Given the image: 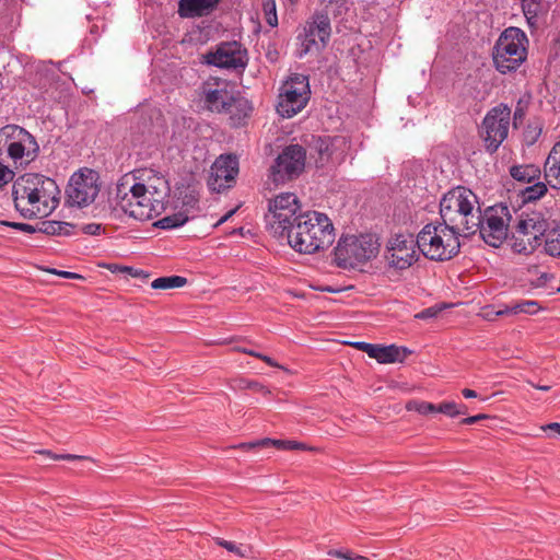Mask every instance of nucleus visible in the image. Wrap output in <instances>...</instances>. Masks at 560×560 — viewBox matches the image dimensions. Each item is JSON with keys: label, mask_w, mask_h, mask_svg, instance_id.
<instances>
[{"label": "nucleus", "mask_w": 560, "mask_h": 560, "mask_svg": "<svg viewBox=\"0 0 560 560\" xmlns=\"http://www.w3.org/2000/svg\"><path fill=\"white\" fill-rule=\"evenodd\" d=\"M526 34L518 27L505 28L492 47V61L501 74L515 72L527 58Z\"/></svg>", "instance_id": "39448f33"}, {"label": "nucleus", "mask_w": 560, "mask_h": 560, "mask_svg": "<svg viewBox=\"0 0 560 560\" xmlns=\"http://www.w3.org/2000/svg\"><path fill=\"white\" fill-rule=\"evenodd\" d=\"M75 225L63 221H45L42 226L38 228L39 232L47 235H62L71 236L74 234Z\"/></svg>", "instance_id": "a878e982"}, {"label": "nucleus", "mask_w": 560, "mask_h": 560, "mask_svg": "<svg viewBox=\"0 0 560 560\" xmlns=\"http://www.w3.org/2000/svg\"><path fill=\"white\" fill-rule=\"evenodd\" d=\"M237 351L243 352L248 355H252V357H255V358H258V359H259V355H262V353L256 352V351H254L252 349H247V348H237Z\"/></svg>", "instance_id": "052dcab7"}, {"label": "nucleus", "mask_w": 560, "mask_h": 560, "mask_svg": "<svg viewBox=\"0 0 560 560\" xmlns=\"http://www.w3.org/2000/svg\"><path fill=\"white\" fill-rule=\"evenodd\" d=\"M352 346L354 348H357L358 350H361V351L368 353V355L370 358L375 359L378 345H373V343H369V342H364V341H357V342H353Z\"/></svg>", "instance_id": "37998d69"}, {"label": "nucleus", "mask_w": 560, "mask_h": 560, "mask_svg": "<svg viewBox=\"0 0 560 560\" xmlns=\"http://www.w3.org/2000/svg\"><path fill=\"white\" fill-rule=\"evenodd\" d=\"M457 404L454 401H443L436 406V412L454 418L458 416Z\"/></svg>", "instance_id": "a19ab883"}, {"label": "nucleus", "mask_w": 560, "mask_h": 560, "mask_svg": "<svg viewBox=\"0 0 560 560\" xmlns=\"http://www.w3.org/2000/svg\"><path fill=\"white\" fill-rule=\"evenodd\" d=\"M276 446L280 450H305V445L295 441H285V440H272L270 442V446Z\"/></svg>", "instance_id": "ea45409f"}, {"label": "nucleus", "mask_w": 560, "mask_h": 560, "mask_svg": "<svg viewBox=\"0 0 560 560\" xmlns=\"http://www.w3.org/2000/svg\"><path fill=\"white\" fill-rule=\"evenodd\" d=\"M545 430H552L560 434V423L558 422H551L546 425Z\"/></svg>", "instance_id": "338daca9"}, {"label": "nucleus", "mask_w": 560, "mask_h": 560, "mask_svg": "<svg viewBox=\"0 0 560 560\" xmlns=\"http://www.w3.org/2000/svg\"><path fill=\"white\" fill-rule=\"evenodd\" d=\"M0 224L19 230L21 232H25L28 234H33L38 231L37 228L27 224V223H20V222H11V221H0Z\"/></svg>", "instance_id": "79ce46f5"}, {"label": "nucleus", "mask_w": 560, "mask_h": 560, "mask_svg": "<svg viewBox=\"0 0 560 560\" xmlns=\"http://www.w3.org/2000/svg\"><path fill=\"white\" fill-rule=\"evenodd\" d=\"M300 254H314L328 248L335 241V228L327 214L318 211L300 213L284 237Z\"/></svg>", "instance_id": "f03ea898"}, {"label": "nucleus", "mask_w": 560, "mask_h": 560, "mask_svg": "<svg viewBox=\"0 0 560 560\" xmlns=\"http://www.w3.org/2000/svg\"><path fill=\"white\" fill-rule=\"evenodd\" d=\"M129 192H131V198H135L136 200L133 206L126 201L122 202V211L129 217L144 221L159 214V211L162 208V200L153 196L144 183H135L130 186Z\"/></svg>", "instance_id": "f3484780"}, {"label": "nucleus", "mask_w": 560, "mask_h": 560, "mask_svg": "<svg viewBox=\"0 0 560 560\" xmlns=\"http://www.w3.org/2000/svg\"><path fill=\"white\" fill-rule=\"evenodd\" d=\"M187 283V279L182 276L160 277L152 281L151 288L156 290H166L182 288Z\"/></svg>", "instance_id": "7c9ffc66"}, {"label": "nucleus", "mask_w": 560, "mask_h": 560, "mask_svg": "<svg viewBox=\"0 0 560 560\" xmlns=\"http://www.w3.org/2000/svg\"><path fill=\"white\" fill-rule=\"evenodd\" d=\"M235 92L230 89L226 81L206 82L202 86V97L206 107L218 114H223L228 105L233 101Z\"/></svg>", "instance_id": "6ab92c4d"}, {"label": "nucleus", "mask_w": 560, "mask_h": 560, "mask_svg": "<svg viewBox=\"0 0 560 560\" xmlns=\"http://www.w3.org/2000/svg\"><path fill=\"white\" fill-rule=\"evenodd\" d=\"M406 407L408 410H415L420 415L436 412V405L427 401H409Z\"/></svg>", "instance_id": "c9c22d12"}, {"label": "nucleus", "mask_w": 560, "mask_h": 560, "mask_svg": "<svg viewBox=\"0 0 560 560\" xmlns=\"http://www.w3.org/2000/svg\"><path fill=\"white\" fill-rule=\"evenodd\" d=\"M459 235L463 233L443 221L430 222L417 235L418 250L430 260H450L459 253Z\"/></svg>", "instance_id": "20e7f679"}, {"label": "nucleus", "mask_w": 560, "mask_h": 560, "mask_svg": "<svg viewBox=\"0 0 560 560\" xmlns=\"http://www.w3.org/2000/svg\"><path fill=\"white\" fill-rule=\"evenodd\" d=\"M511 209L504 203L488 207L480 211L478 231L480 237L492 247H499L511 234Z\"/></svg>", "instance_id": "9d476101"}, {"label": "nucleus", "mask_w": 560, "mask_h": 560, "mask_svg": "<svg viewBox=\"0 0 560 560\" xmlns=\"http://www.w3.org/2000/svg\"><path fill=\"white\" fill-rule=\"evenodd\" d=\"M439 313V310L435 308V307H428V308H424L423 311H421L420 313H418L416 315V318H419V319H428V318H432V317H435Z\"/></svg>", "instance_id": "864d4df0"}, {"label": "nucleus", "mask_w": 560, "mask_h": 560, "mask_svg": "<svg viewBox=\"0 0 560 560\" xmlns=\"http://www.w3.org/2000/svg\"><path fill=\"white\" fill-rule=\"evenodd\" d=\"M103 228L98 223H88L82 225L81 231L88 235H100Z\"/></svg>", "instance_id": "3c124183"}, {"label": "nucleus", "mask_w": 560, "mask_h": 560, "mask_svg": "<svg viewBox=\"0 0 560 560\" xmlns=\"http://www.w3.org/2000/svg\"><path fill=\"white\" fill-rule=\"evenodd\" d=\"M488 418V416L483 415V413H480V415H476V416H470V417H467V418H464L460 423L462 424H466V425H470V424H475L477 423L478 421L482 420V419H486Z\"/></svg>", "instance_id": "13d9d810"}, {"label": "nucleus", "mask_w": 560, "mask_h": 560, "mask_svg": "<svg viewBox=\"0 0 560 560\" xmlns=\"http://www.w3.org/2000/svg\"><path fill=\"white\" fill-rule=\"evenodd\" d=\"M306 150L300 144H289L270 167V178L276 184H285L298 178L304 171Z\"/></svg>", "instance_id": "ddd939ff"}, {"label": "nucleus", "mask_w": 560, "mask_h": 560, "mask_svg": "<svg viewBox=\"0 0 560 560\" xmlns=\"http://www.w3.org/2000/svg\"><path fill=\"white\" fill-rule=\"evenodd\" d=\"M265 217L267 230L276 237L284 238L295 224L301 211L299 198L292 192H282L269 200Z\"/></svg>", "instance_id": "1a4fd4ad"}, {"label": "nucleus", "mask_w": 560, "mask_h": 560, "mask_svg": "<svg viewBox=\"0 0 560 560\" xmlns=\"http://www.w3.org/2000/svg\"><path fill=\"white\" fill-rule=\"evenodd\" d=\"M266 21H267V23H268L270 26H272V27L277 26V25H278V18H277V13H275V14H270V15H266Z\"/></svg>", "instance_id": "e2e57ef3"}, {"label": "nucleus", "mask_w": 560, "mask_h": 560, "mask_svg": "<svg viewBox=\"0 0 560 560\" xmlns=\"http://www.w3.org/2000/svg\"><path fill=\"white\" fill-rule=\"evenodd\" d=\"M189 220V215L185 212H176L171 215H166L154 223V225L162 230H172L183 226Z\"/></svg>", "instance_id": "bb28decb"}, {"label": "nucleus", "mask_w": 560, "mask_h": 560, "mask_svg": "<svg viewBox=\"0 0 560 560\" xmlns=\"http://www.w3.org/2000/svg\"><path fill=\"white\" fill-rule=\"evenodd\" d=\"M544 176L552 188L560 189V141L552 147L546 159Z\"/></svg>", "instance_id": "4be33fe9"}, {"label": "nucleus", "mask_w": 560, "mask_h": 560, "mask_svg": "<svg viewBox=\"0 0 560 560\" xmlns=\"http://www.w3.org/2000/svg\"><path fill=\"white\" fill-rule=\"evenodd\" d=\"M534 122H529L524 130V141L527 145H533L541 135L542 127L538 122L540 119H534Z\"/></svg>", "instance_id": "f704fd0d"}, {"label": "nucleus", "mask_w": 560, "mask_h": 560, "mask_svg": "<svg viewBox=\"0 0 560 560\" xmlns=\"http://www.w3.org/2000/svg\"><path fill=\"white\" fill-rule=\"evenodd\" d=\"M328 555L332 556V557L346 559V560H366V558L363 556L353 557L351 552L342 551V550H329Z\"/></svg>", "instance_id": "8fccbe9b"}, {"label": "nucleus", "mask_w": 560, "mask_h": 560, "mask_svg": "<svg viewBox=\"0 0 560 560\" xmlns=\"http://www.w3.org/2000/svg\"><path fill=\"white\" fill-rule=\"evenodd\" d=\"M540 310V306L538 305V302L532 301V300H525L518 303H515L511 306H508L506 310L503 313H511V314H536Z\"/></svg>", "instance_id": "72a5a7b5"}, {"label": "nucleus", "mask_w": 560, "mask_h": 560, "mask_svg": "<svg viewBox=\"0 0 560 560\" xmlns=\"http://www.w3.org/2000/svg\"><path fill=\"white\" fill-rule=\"evenodd\" d=\"M527 105H528V102L524 101L523 98H520L517 101L516 106L514 108V113H513V126L515 128H517L518 125H521L522 121L524 120V118L526 116Z\"/></svg>", "instance_id": "4c0bfd02"}, {"label": "nucleus", "mask_w": 560, "mask_h": 560, "mask_svg": "<svg viewBox=\"0 0 560 560\" xmlns=\"http://www.w3.org/2000/svg\"><path fill=\"white\" fill-rule=\"evenodd\" d=\"M107 269L112 272H131L132 271V267H128V266H120V265H116V264H109L107 265Z\"/></svg>", "instance_id": "bf43d9fd"}, {"label": "nucleus", "mask_w": 560, "mask_h": 560, "mask_svg": "<svg viewBox=\"0 0 560 560\" xmlns=\"http://www.w3.org/2000/svg\"><path fill=\"white\" fill-rule=\"evenodd\" d=\"M457 411H458V416L459 415H466L467 413V406L464 405V404H457Z\"/></svg>", "instance_id": "774afa93"}, {"label": "nucleus", "mask_w": 560, "mask_h": 560, "mask_svg": "<svg viewBox=\"0 0 560 560\" xmlns=\"http://www.w3.org/2000/svg\"><path fill=\"white\" fill-rule=\"evenodd\" d=\"M215 544L230 552L235 553L236 556L244 558L247 556V551L243 550L242 547L233 541L225 540L223 538L217 537L214 539Z\"/></svg>", "instance_id": "e433bc0d"}, {"label": "nucleus", "mask_w": 560, "mask_h": 560, "mask_svg": "<svg viewBox=\"0 0 560 560\" xmlns=\"http://www.w3.org/2000/svg\"><path fill=\"white\" fill-rule=\"evenodd\" d=\"M241 387L249 388V389H253V390H256V392L268 393V390L265 388V386L261 385L258 382L242 380L241 381Z\"/></svg>", "instance_id": "603ef678"}, {"label": "nucleus", "mask_w": 560, "mask_h": 560, "mask_svg": "<svg viewBox=\"0 0 560 560\" xmlns=\"http://www.w3.org/2000/svg\"><path fill=\"white\" fill-rule=\"evenodd\" d=\"M252 110V103L237 92L234 94L233 101L229 103L228 109L224 110L223 114L229 115L232 127H240L249 117Z\"/></svg>", "instance_id": "412c9836"}, {"label": "nucleus", "mask_w": 560, "mask_h": 560, "mask_svg": "<svg viewBox=\"0 0 560 560\" xmlns=\"http://www.w3.org/2000/svg\"><path fill=\"white\" fill-rule=\"evenodd\" d=\"M5 151L13 164L26 167L39 154L36 138L18 125H7L0 128V152Z\"/></svg>", "instance_id": "0eeeda50"}, {"label": "nucleus", "mask_w": 560, "mask_h": 560, "mask_svg": "<svg viewBox=\"0 0 560 560\" xmlns=\"http://www.w3.org/2000/svg\"><path fill=\"white\" fill-rule=\"evenodd\" d=\"M98 175L90 168L75 172L67 187V201L79 208L89 206L96 198L100 188L97 185Z\"/></svg>", "instance_id": "4468645a"}, {"label": "nucleus", "mask_w": 560, "mask_h": 560, "mask_svg": "<svg viewBox=\"0 0 560 560\" xmlns=\"http://www.w3.org/2000/svg\"><path fill=\"white\" fill-rule=\"evenodd\" d=\"M238 174V161L235 155H220L211 166L208 186L211 190L221 192L232 186Z\"/></svg>", "instance_id": "a211bd4d"}, {"label": "nucleus", "mask_w": 560, "mask_h": 560, "mask_svg": "<svg viewBox=\"0 0 560 560\" xmlns=\"http://www.w3.org/2000/svg\"><path fill=\"white\" fill-rule=\"evenodd\" d=\"M236 212V209H232L229 212H226L217 223V225H220L224 222H226L234 213Z\"/></svg>", "instance_id": "0e129e2a"}, {"label": "nucleus", "mask_w": 560, "mask_h": 560, "mask_svg": "<svg viewBox=\"0 0 560 560\" xmlns=\"http://www.w3.org/2000/svg\"><path fill=\"white\" fill-rule=\"evenodd\" d=\"M56 182L37 173L18 177L12 185L15 209L25 219L48 215L59 202Z\"/></svg>", "instance_id": "f257e3e1"}, {"label": "nucleus", "mask_w": 560, "mask_h": 560, "mask_svg": "<svg viewBox=\"0 0 560 560\" xmlns=\"http://www.w3.org/2000/svg\"><path fill=\"white\" fill-rule=\"evenodd\" d=\"M411 351L405 347H398L396 345L380 346L375 360L380 363H395L402 362Z\"/></svg>", "instance_id": "b1692460"}, {"label": "nucleus", "mask_w": 560, "mask_h": 560, "mask_svg": "<svg viewBox=\"0 0 560 560\" xmlns=\"http://www.w3.org/2000/svg\"><path fill=\"white\" fill-rule=\"evenodd\" d=\"M555 276L548 272H544L534 282L536 287H546L550 280H553Z\"/></svg>", "instance_id": "6e6d98bb"}, {"label": "nucleus", "mask_w": 560, "mask_h": 560, "mask_svg": "<svg viewBox=\"0 0 560 560\" xmlns=\"http://www.w3.org/2000/svg\"><path fill=\"white\" fill-rule=\"evenodd\" d=\"M315 149L318 153L317 167L324 166L331 156V140L329 137H318L315 140Z\"/></svg>", "instance_id": "c756f323"}, {"label": "nucleus", "mask_w": 560, "mask_h": 560, "mask_svg": "<svg viewBox=\"0 0 560 560\" xmlns=\"http://www.w3.org/2000/svg\"><path fill=\"white\" fill-rule=\"evenodd\" d=\"M330 35L331 24L328 12L326 10L315 11L296 37L300 42L298 57L303 58L313 51L319 52L327 46Z\"/></svg>", "instance_id": "9b49d317"}, {"label": "nucleus", "mask_w": 560, "mask_h": 560, "mask_svg": "<svg viewBox=\"0 0 560 560\" xmlns=\"http://www.w3.org/2000/svg\"><path fill=\"white\" fill-rule=\"evenodd\" d=\"M39 454H44L52 458L54 460H78L84 458L80 455H72V454H54L48 450H42L38 452Z\"/></svg>", "instance_id": "c03bdc74"}, {"label": "nucleus", "mask_w": 560, "mask_h": 560, "mask_svg": "<svg viewBox=\"0 0 560 560\" xmlns=\"http://www.w3.org/2000/svg\"><path fill=\"white\" fill-rule=\"evenodd\" d=\"M378 249L380 244L372 234L341 236L334 249L335 260L338 267L355 268L376 257Z\"/></svg>", "instance_id": "6e6552de"}, {"label": "nucleus", "mask_w": 560, "mask_h": 560, "mask_svg": "<svg viewBox=\"0 0 560 560\" xmlns=\"http://www.w3.org/2000/svg\"><path fill=\"white\" fill-rule=\"evenodd\" d=\"M50 272L54 275H57L61 278H65V279H82L83 278L81 275L71 272V271L51 269Z\"/></svg>", "instance_id": "5fc2aeb1"}, {"label": "nucleus", "mask_w": 560, "mask_h": 560, "mask_svg": "<svg viewBox=\"0 0 560 560\" xmlns=\"http://www.w3.org/2000/svg\"><path fill=\"white\" fill-rule=\"evenodd\" d=\"M221 0H179L178 13L182 18L208 14Z\"/></svg>", "instance_id": "5701e85b"}, {"label": "nucleus", "mask_w": 560, "mask_h": 560, "mask_svg": "<svg viewBox=\"0 0 560 560\" xmlns=\"http://www.w3.org/2000/svg\"><path fill=\"white\" fill-rule=\"evenodd\" d=\"M510 175L517 182L530 184L540 179L541 171L534 164L513 165L510 167Z\"/></svg>", "instance_id": "393cba45"}, {"label": "nucleus", "mask_w": 560, "mask_h": 560, "mask_svg": "<svg viewBox=\"0 0 560 560\" xmlns=\"http://www.w3.org/2000/svg\"><path fill=\"white\" fill-rule=\"evenodd\" d=\"M262 10L265 15H270L277 13L276 1L275 0H265L262 3Z\"/></svg>", "instance_id": "4d7b16f0"}, {"label": "nucleus", "mask_w": 560, "mask_h": 560, "mask_svg": "<svg viewBox=\"0 0 560 560\" xmlns=\"http://www.w3.org/2000/svg\"><path fill=\"white\" fill-rule=\"evenodd\" d=\"M385 258L389 265L398 270L411 267L418 259L417 237L412 234H397L387 244Z\"/></svg>", "instance_id": "2eb2a0df"}, {"label": "nucleus", "mask_w": 560, "mask_h": 560, "mask_svg": "<svg viewBox=\"0 0 560 560\" xmlns=\"http://www.w3.org/2000/svg\"><path fill=\"white\" fill-rule=\"evenodd\" d=\"M310 96L291 90V86H282L277 105L278 114L283 118H292L299 114L308 103Z\"/></svg>", "instance_id": "aec40b11"}, {"label": "nucleus", "mask_w": 560, "mask_h": 560, "mask_svg": "<svg viewBox=\"0 0 560 560\" xmlns=\"http://www.w3.org/2000/svg\"><path fill=\"white\" fill-rule=\"evenodd\" d=\"M547 190V185L544 182L537 180L533 185L525 187L521 191V197L523 202H533L545 196Z\"/></svg>", "instance_id": "c85d7f7f"}, {"label": "nucleus", "mask_w": 560, "mask_h": 560, "mask_svg": "<svg viewBox=\"0 0 560 560\" xmlns=\"http://www.w3.org/2000/svg\"><path fill=\"white\" fill-rule=\"evenodd\" d=\"M14 172L0 162V188L13 180Z\"/></svg>", "instance_id": "09e8293b"}, {"label": "nucleus", "mask_w": 560, "mask_h": 560, "mask_svg": "<svg viewBox=\"0 0 560 560\" xmlns=\"http://www.w3.org/2000/svg\"><path fill=\"white\" fill-rule=\"evenodd\" d=\"M462 394L465 398H476L477 397V393L469 388H464L462 390Z\"/></svg>", "instance_id": "69168bd1"}, {"label": "nucleus", "mask_w": 560, "mask_h": 560, "mask_svg": "<svg viewBox=\"0 0 560 560\" xmlns=\"http://www.w3.org/2000/svg\"><path fill=\"white\" fill-rule=\"evenodd\" d=\"M124 186L125 184H121L118 186V191H117V198L119 199L118 200V207L122 210V202H127V203H130L131 206H133L136 203V200L135 198H131V192H127V191H124Z\"/></svg>", "instance_id": "49530a36"}, {"label": "nucleus", "mask_w": 560, "mask_h": 560, "mask_svg": "<svg viewBox=\"0 0 560 560\" xmlns=\"http://www.w3.org/2000/svg\"><path fill=\"white\" fill-rule=\"evenodd\" d=\"M205 62L221 69L244 70L247 66V52L237 42H223L208 51Z\"/></svg>", "instance_id": "dca6fc26"}, {"label": "nucleus", "mask_w": 560, "mask_h": 560, "mask_svg": "<svg viewBox=\"0 0 560 560\" xmlns=\"http://www.w3.org/2000/svg\"><path fill=\"white\" fill-rule=\"evenodd\" d=\"M259 359L262 360L265 363H267L269 366H273V368L279 366L278 363L272 358H270L268 355H265V354L259 355Z\"/></svg>", "instance_id": "680f3d73"}, {"label": "nucleus", "mask_w": 560, "mask_h": 560, "mask_svg": "<svg viewBox=\"0 0 560 560\" xmlns=\"http://www.w3.org/2000/svg\"><path fill=\"white\" fill-rule=\"evenodd\" d=\"M270 442H272V439L265 438V439L254 441V442L241 443L238 445L233 446V448H240L243 451H253L256 448L268 447V446H270Z\"/></svg>", "instance_id": "58836bf2"}, {"label": "nucleus", "mask_w": 560, "mask_h": 560, "mask_svg": "<svg viewBox=\"0 0 560 560\" xmlns=\"http://www.w3.org/2000/svg\"><path fill=\"white\" fill-rule=\"evenodd\" d=\"M549 221L538 211H523L511 229L510 245L514 253L529 255L541 245V237L549 230Z\"/></svg>", "instance_id": "423d86ee"}, {"label": "nucleus", "mask_w": 560, "mask_h": 560, "mask_svg": "<svg viewBox=\"0 0 560 560\" xmlns=\"http://www.w3.org/2000/svg\"><path fill=\"white\" fill-rule=\"evenodd\" d=\"M283 86H291V90L301 92L302 95L310 96L308 77L301 73H293Z\"/></svg>", "instance_id": "473e14b6"}, {"label": "nucleus", "mask_w": 560, "mask_h": 560, "mask_svg": "<svg viewBox=\"0 0 560 560\" xmlns=\"http://www.w3.org/2000/svg\"><path fill=\"white\" fill-rule=\"evenodd\" d=\"M511 121V108L506 104L492 107L483 117L480 137L486 151L493 154L508 138Z\"/></svg>", "instance_id": "f8f14e48"}, {"label": "nucleus", "mask_w": 560, "mask_h": 560, "mask_svg": "<svg viewBox=\"0 0 560 560\" xmlns=\"http://www.w3.org/2000/svg\"><path fill=\"white\" fill-rule=\"evenodd\" d=\"M145 185L149 187V190H151L153 196H155L156 198L162 200L163 194L160 191V188L165 187V185H166V182L164 180L163 177L155 176V180L153 184H145Z\"/></svg>", "instance_id": "a18cd8bd"}, {"label": "nucleus", "mask_w": 560, "mask_h": 560, "mask_svg": "<svg viewBox=\"0 0 560 560\" xmlns=\"http://www.w3.org/2000/svg\"><path fill=\"white\" fill-rule=\"evenodd\" d=\"M521 4L527 24L530 27H535L538 21V13L541 9V0H521Z\"/></svg>", "instance_id": "cd10ccee"}, {"label": "nucleus", "mask_w": 560, "mask_h": 560, "mask_svg": "<svg viewBox=\"0 0 560 560\" xmlns=\"http://www.w3.org/2000/svg\"><path fill=\"white\" fill-rule=\"evenodd\" d=\"M545 252L550 256L560 257V224L547 233Z\"/></svg>", "instance_id": "2f4dec72"}, {"label": "nucleus", "mask_w": 560, "mask_h": 560, "mask_svg": "<svg viewBox=\"0 0 560 560\" xmlns=\"http://www.w3.org/2000/svg\"><path fill=\"white\" fill-rule=\"evenodd\" d=\"M199 202V197L195 192V190H189L186 192L183 197V206H185L187 209H196Z\"/></svg>", "instance_id": "de8ad7c7"}, {"label": "nucleus", "mask_w": 560, "mask_h": 560, "mask_svg": "<svg viewBox=\"0 0 560 560\" xmlns=\"http://www.w3.org/2000/svg\"><path fill=\"white\" fill-rule=\"evenodd\" d=\"M441 220L464 236L477 233L480 206L476 194L464 186L447 191L440 201Z\"/></svg>", "instance_id": "7ed1b4c3"}]
</instances>
